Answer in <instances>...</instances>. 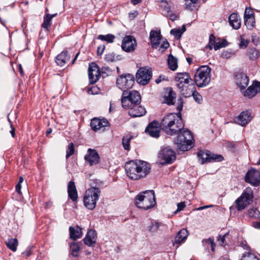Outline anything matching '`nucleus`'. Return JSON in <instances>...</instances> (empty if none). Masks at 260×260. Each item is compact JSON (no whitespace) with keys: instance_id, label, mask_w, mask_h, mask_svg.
Returning <instances> with one entry per match:
<instances>
[{"instance_id":"obj_1","label":"nucleus","mask_w":260,"mask_h":260,"mask_svg":"<svg viewBox=\"0 0 260 260\" xmlns=\"http://www.w3.org/2000/svg\"><path fill=\"white\" fill-rule=\"evenodd\" d=\"M125 170L127 176L132 180L145 178L150 172V165L143 160H132L126 163Z\"/></svg>"},{"instance_id":"obj_2","label":"nucleus","mask_w":260,"mask_h":260,"mask_svg":"<svg viewBox=\"0 0 260 260\" xmlns=\"http://www.w3.org/2000/svg\"><path fill=\"white\" fill-rule=\"evenodd\" d=\"M184 123L180 114L171 113L165 115L160 122V127L167 135L173 136L178 134L184 127Z\"/></svg>"},{"instance_id":"obj_3","label":"nucleus","mask_w":260,"mask_h":260,"mask_svg":"<svg viewBox=\"0 0 260 260\" xmlns=\"http://www.w3.org/2000/svg\"><path fill=\"white\" fill-rule=\"evenodd\" d=\"M154 192L152 190L140 192L135 198V205L140 209L148 210L155 205Z\"/></svg>"},{"instance_id":"obj_4","label":"nucleus","mask_w":260,"mask_h":260,"mask_svg":"<svg viewBox=\"0 0 260 260\" xmlns=\"http://www.w3.org/2000/svg\"><path fill=\"white\" fill-rule=\"evenodd\" d=\"M178 135L175 141L178 149L182 151H187L192 147L193 138L190 131L182 128L178 133Z\"/></svg>"},{"instance_id":"obj_5","label":"nucleus","mask_w":260,"mask_h":260,"mask_svg":"<svg viewBox=\"0 0 260 260\" xmlns=\"http://www.w3.org/2000/svg\"><path fill=\"white\" fill-rule=\"evenodd\" d=\"M211 69L207 66L200 67L194 75V81L199 87L207 86L211 81Z\"/></svg>"},{"instance_id":"obj_6","label":"nucleus","mask_w":260,"mask_h":260,"mask_svg":"<svg viewBox=\"0 0 260 260\" xmlns=\"http://www.w3.org/2000/svg\"><path fill=\"white\" fill-rule=\"evenodd\" d=\"M101 194V190L96 187L88 188L85 192L83 197L84 205L89 210H93Z\"/></svg>"},{"instance_id":"obj_7","label":"nucleus","mask_w":260,"mask_h":260,"mask_svg":"<svg viewBox=\"0 0 260 260\" xmlns=\"http://www.w3.org/2000/svg\"><path fill=\"white\" fill-rule=\"evenodd\" d=\"M253 193L250 187H247L236 201V208L238 211L244 210L253 202Z\"/></svg>"},{"instance_id":"obj_8","label":"nucleus","mask_w":260,"mask_h":260,"mask_svg":"<svg viewBox=\"0 0 260 260\" xmlns=\"http://www.w3.org/2000/svg\"><path fill=\"white\" fill-rule=\"evenodd\" d=\"M140 101L141 96L137 91L133 90L129 92L126 91L123 92L121 104L124 108H129L132 105L140 104Z\"/></svg>"},{"instance_id":"obj_9","label":"nucleus","mask_w":260,"mask_h":260,"mask_svg":"<svg viewBox=\"0 0 260 260\" xmlns=\"http://www.w3.org/2000/svg\"><path fill=\"white\" fill-rule=\"evenodd\" d=\"M135 82L134 76L128 74L125 75H121L117 79L116 84L118 88L124 91L125 89L131 88Z\"/></svg>"},{"instance_id":"obj_10","label":"nucleus","mask_w":260,"mask_h":260,"mask_svg":"<svg viewBox=\"0 0 260 260\" xmlns=\"http://www.w3.org/2000/svg\"><path fill=\"white\" fill-rule=\"evenodd\" d=\"M151 77V70L146 68H140L138 70L136 75V78L137 82L143 85L147 84Z\"/></svg>"},{"instance_id":"obj_11","label":"nucleus","mask_w":260,"mask_h":260,"mask_svg":"<svg viewBox=\"0 0 260 260\" xmlns=\"http://www.w3.org/2000/svg\"><path fill=\"white\" fill-rule=\"evenodd\" d=\"M159 158L162 160V165L172 163L176 159L174 151L169 147H165L161 149L158 154Z\"/></svg>"},{"instance_id":"obj_12","label":"nucleus","mask_w":260,"mask_h":260,"mask_svg":"<svg viewBox=\"0 0 260 260\" xmlns=\"http://www.w3.org/2000/svg\"><path fill=\"white\" fill-rule=\"evenodd\" d=\"M245 180L253 186L260 184V172L254 169H251L245 175Z\"/></svg>"},{"instance_id":"obj_13","label":"nucleus","mask_w":260,"mask_h":260,"mask_svg":"<svg viewBox=\"0 0 260 260\" xmlns=\"http://www.w3.org/2000/svg\"><path fill=\"white\" fill-rule=\"evenodd\" d=\"M137 46L135 38L132 36H126L122 40L121 48L126 52H133Z\"/></svg>"},{"instance_id":"obj_14","label":"nucleus","mask_w":260,"mask_h":260,"mask_svg":"<svg viewBox=\"0 0 260 260\" xmlns=\"http://www.w3.org/2000/svg\"><path fill=\"white\" fill-rule=\"evenodd\" d=\"M160 124L158 121L154 120L148 124L145 132L152 137L158 138L160 136Z\"/></svg>"},{"instance_id":"obj_15","label":"nucleus","mask_w":260,"mask_h":260,"mask_svg":"<svg viewBox=\"0 0 260 260\" xmlns=\"http://www.w3.org/2000/svg\"><path fill=\"white\" fill-rule=\"evenodd\" d=\"M252 118L251 113L248 111H245L235 118V121L242 126H245L251 121Z\"/></svg>"},{"instance_id":"obj_16","label":"nucleus","mask_w":260,"mask_h":260,"mask_svg":"<svg viewBox=\"0 0 260 260\" xmlns=\"http://www.w3.org/2000/svg\"><path fill=\"white\" fill-rule=\"evenodd\" d=\"M260 92V82L255 81L252 85L248 87L246 90L243 91V94L245 96L252 98Z\"/></svg>"},{"instance_id":"obj_17","label":"nucleus","mask_w":260,"mask_h":260,"mask_svg":"<svg viewBox=\"0 0 260 260\" xmlns=\"http://www.w3.org/2000/svg\"><path fill=\"white\" fill-rule=\"evenodd\" d=\"M177 88L180 93L185 98L190 96L192 92L196 89L193 81L188 82V84H182Z\"/></svg>"},{"instance_id":"obj_18","label":"nucleus","mask_w":260,"mask_h":260,"mask_svg":"<svg viewBox=\"0 0 260 260\" xmlns=\"http://www.w3.org/2000/svg\"><path fill=\"white\" fill-rule=\"evenodd\" d=\"M235 82L241 90L244 89L248 85L249 78L243 73H238L235 75Z\"/></svg>"},{"instance_id":"obj_19","label":"nucleus","mask_w":260,"mask_h":260,"mask_svg":"<svg viewBox=\"0 0 260 260\" xmlns=\"http://www.w3.org/2000/svg\"><path fill=\"white\" fill-rule=\"evenodd\" d=\"M86 161L89 162L90 166L96 165L99 162L100 157L97 151L94 149L89 148L87 154L84 157Z\"/></svg>"},{"instance_id":"obj_20","label":"nucleus","mask_w":260,"mask_h":260,"mask_svg":"<svg viewBox=\"0 0 260 260\" xmlns=\"http://www.w3.org/2000/svg\"><path fill=\"white\" fill-rule=\"evenodd\" d=\"M100 76L99 70L98 66L92 63L89 64L88 68V77L91 84L95 83L99 79Z\"/></svg>"},{"instance_id":"obj_21","label":"nucleus","mask_w":260,"mask_h":260,"mask_svg":"<svg viewBox=\"0 0 260 260\" xmlns=\"http://www.w3.org/2000/svg\"><path fill=\"white\" fill-rule=\"evenodd\" d=\"M129 115L133 117H141L145 114L146 111L144 107L139 105V104L132 105L128 108Z\"/></svg>"},{"instance_id":"obj_22","label":"nucleus","mask_w":260,"mask_h":260,"mask_svg":"<svg viewBox=\"0 0 260 260\" xmlns=\"http://www.w3.org/2000/svg\"><path fill=\"white\" fill-rule=\"evenodd\" d=\"M149 38L151 41V45L153 49H157L160 43L162 36L160 32L152 30L150 32Z\"/></svg>"},{"instance_id":"obj_23","label":"nucleus","mask_w":260,"mask_h":260,"mask_svg":"<svg viewBox=\"0 0 260 260\" xmlns=\"http://www.w3.org/2000/svg\"><path fill=\"white\" fill-rule=\"evenodd\" d=\"M175 80L177 82V87L180 86L182 84H188V82L192 81L189 74L186 72L177 73Z\"/></svg>"},{"instance_id":"obj_24","label":"nucleus","mask_w":260,"mask_h":260,"mask_svg":"<svg viewBox=\"0 0 260 260\" xmlns=\"http://www.w3.org/2000/svg\"><path fill=\"white\" fill-rule=\"evenodd\" d=\"M109 122L106 120H101L96 118H93L90 122V126L92 129L96 131L101 128L107 126Z\"/></svg>"},{"instance_id":"obj_25","label":"nucleus","mask_w":260,"mask_h":260,"mask_svg":"<svg viewBox=\"0 0 260 260\" xmlns=\"http://www.w3.org/2000/svg\"><path fill=\"white\" fill-rule=\"evenodd\" d=\"M230 25L235 29H238L241 27V19L239 16L236 13H232L229 17Z\"/></svg>"},{"instance_id":"obj_26","label":"nucleus","mask_w":260,"mask_h":260,"mask_svg":"<svg viewBox=\"0 0 260 260\" xmlns=\"http://www.w3.org/2000/svg\"><path fill=\"white\" fill-rule=\"evenodd\" d=\"M96 232L95 230L90 229L87 232L86 237L83 239L85 244L88 246H93L95 243V237Z\"/></svg>"},{"instance_id":"obj_27","label":"nucleus","mask_w":260,"mask_h":260,"mask_svg":"<svg viewBox=\"0 0 260 260\" xmlns=\"http://www.w3.org/2000/svg\"><path fill=\"white\" fill-rule=\"evenodd\" d=\"M68 193L69 197L73 201H76L78 198L77 190L73 181H70L68 185Z\"/></svg>"},{"instance_id":"obj_28","label":"nucleus","mask_w":260,"mask_h":260,"mask_svg":"<svg viewBox=\"0 0 260 260\" xmlns=\"http://www.w3.org/2000/svg\"><path fill=\"white\" fill-rule=\"evenodd\" d=\"M70 59V55L68 51H63L56 56V62L58 65L63 66L69 61Z\"/></svg>"},{"instance_id":"obj_29","label":"nucleus","mask_w":260,"mask_h":260,"mask_svg":"<svg viewBox=\"0 0 260 260\" xmlns=\"http://www.w3.org/2000/svg\"><path fill=\"white\" fill-rule=\"evenodd\" d=\"M69 231L70 238L73 240H76L81 238L82 236V229L78 225H77L76 228L70 226Z\"/></svg>"},{"instance_id":"obj_30","label":"nucleus","mask_w":260,"mask_h":260,"mask_svg":"<svg viewBox=\"0 0 260 260\" xmlns=\"http://www.w3.org/2000/svg\"><path fill=\"white\" fill-rule=\"evenodd\" d=\"M188 235V232L186 229H183L181 230L177 234L175 241L176 243L180 244L184 242Z\"/></svg>"},{"instance_id":"obj_31","label":"nucleus","mask_w":260,"mask_h":260,"mask_svg":"<svg viewBox=\"0 0 260 260\" xmlns=\"http://www.w3.org/2000/svg\"><path fill=\"white\" fill-rule=\"evenodd\" d=\"M176 98V93L173 91L172 88L169 89V92L167 95H165L164 97V103H166L169 105H173L175 102L174 100Z\"/></svg>"},{"instance_id":"obj_32","label":"nucleus","mask_w":260,"mask_h":260,"mask_svg":"<svg viewBox=\"0 0 260 260\" xmlns=\"http://www.w3.org/2000/svg\"><path fill=\"white\" fill-rule=\"evenodd\" d=\"M168 64L169 69L172 71H175L178 67L177 58L170 54L168 57Z\"/></svg>"},{"instance_id":"obj_33","label":"nucleus","mask_w":260,"mask_h":260,"mask_svg":"<svg viewBox=\"0 0 260 260\" xmlns=\"http://www.w3.org/2000/svg\"><path fill=\"white\" fill-rule=\"evenodd\" d=\"M247 55L249 59L254 60L260 56V53L255 48H249L247 51Z\"/></svg>"},{"instance_id":"obj_34","label":"nucleus","mask_w":260,"mask_h":260,"mask_svg":"<svg viewBox=\"0 0 260 260\" xmlns=\"http://www.w3.org/2000/svg\"><path fill=\"white\" fill-rule=\"evenodd\" d=\"M7 246L12 251H16L18 244V240L16 238H9L5 242Z\"/></svg>"},{"instance_id":"obj_35","label":"nucleus","mask_w":260,"mask_h":260,"mask_svg":"<svg viewBox=\"0 0 260 260\" xmlns=\"http://www.w3.org/2000/svg\"><path fill=\"white\" fill-rule=\"evenodd\" d=\"M70 250L72 255L74 257L78 256V252L81 250L80 244L72 242L70 244Z\"/></svg>"},{"instance_id":"obj_36","label":"nucleus","mask_w":260,"mask_h":260,"mask_svg":"<svg viewBox=\"0 0 260 260\" xmlns=\"http://www.w3.org/2000/svg\"><path fill=\"white\" fill-rule=\"evenodd\" d=\"M57 14H54L53 15H50L49 14H46L44 17V22L42 24V26L44 28L48 29V28L50 26L51 20L55 17Z\"/></svg>"},{"instance_id":"obj_37","label":"nucleus","mask_w":260,"mask_h":260,"mask_svg":"<svg viewBox=\"0 0 260 260\" xmlns=\"http://www.w3.org/2000/svg\"><path fill=\"white\" fill-rule=\"evenodd\" d=\"M121 57L119 55H116L114 53H109L105 55V59L107 62H114L120 60Z\"/></svg>"},{"instance_id":"obj_38","label":"nucleus","mask_w":260,"mask_h":260,"mask_svg":"<svg viewBox=\"0 0 260 260\" xmlns=\"http://www.w3.org/2000/svg\"><path fill=\"white\" fill-rule=\"evenodd\" d=\"M209 151H200L198 152V156L202 159V164H204L205 162H209Z\"/></svg>"},{"instance_id":"obj_39","label":"nucleus","mask_w":260,"mask_h":260,"mask_svg":"<svg viewBox=\"0 0 260 260\" xmlns=\"http://www.w3.org/2000/svg\"><path fill=\"white\" fill-rule=\"evenodd\" d=\"M133 137L130 135H126L123 137L122 140V143L123 148L125 150H128L130 148V141L132 140Z\"/></svg>"},{"instance_id":"obj_40","label":"nucleus","mask_w":260,"mask_h":260,"mask_svg":"<svg viewBox=\"0 0 260 260\" xmlns=\"http://www.w3.org/2000/svg\"><path fill=\"white\" fill-rule=\"evenodd\" d=\"M98 38L100 40L111 43L114 42L115 37L112 34H108L107 35H100L98 36Z\"/></svg>"},{"instance_id":"obj_41","label":"nucleus","mask_w":260,"mask_h":260,"mask_svg":"<svg viewBox=\"0 0 260 260\" xmlns=\"http://www.w3.org/2000/svg\"><path fill=\"white\" fill-rule=\"evenodd\" d=\"M244 23L248 29H252L254 26L255 18L254 17H252L244 19Z\"/></svg>"},{"instance_id":"obj_42","label":"nucleus","mask_w":260,"mask_h":260,"mask_svg":"<svg viewBox=\"0 0 260 260\" xmlns=\"http://www.w3.org/2000/svg\"><path fill=\"white\" fill-rule=\"evenodd\" d=\"M247 214L250 217L260 218V212L256 208H252L248 210Z\"/></svg>"},{"instance_id":"obj_43","label":"nucleus","mask_w":260,"mask_h":260,"mask_svg":"<svg viewBox=\"0 0 260 260\" xmlns=\"http://www.w3.org/2000/svg\"><path fill=\"white\" fill-rule=\"evenodd\" d=\"M161 225V223L159 222H151V225L148 226V230L150 232L152 233H155L158 231L159 228Z\"/></svg>"},{"instance_id":"obj_44","label":"nucleus","mask_w":260,"mask_h":260,"mask_svg":"<svg viewBox=\"0 0 260 260\" xmlns=\"http://www.w3.org/2000/svg\"><path fill=\"white\" fill-rule=\"evenodd\" d=\"M74 145L73 143H71L68 146L66 151V158L68 159L74 153Z\"/></svg>"},{"instance_id":"obj_45","label":"nucleus","mask_w":260,"mask_h":260,"mask_svg":"<svg viewBox=\"0 0 260 260\" xmlns=\"http://www.w3.org/2000/svg\"><path fill=\"white\" fill-rule=\"evenodd\" d=\"M209 156V162H210L211 160H214L216 161H221L222 160H223V157L221 155L215 154L213 153H211L210 152Z\"/></svg>"},{"instance_id":"obj_46","label":"nucleus","mask_w":260,"mask_h":260,"mask_svg":"<svg viewBox=\"0 0 260 260\" xmlns=\"http://www.w3.org/2000/svg\"><path fill=\"white\" fill-rule=\"evenodd\" d=\"M191 95L193 96V99L198 104H201L202 103V96L198 92H197L196 89L193 91V92H192Z\"/></svg>"},{"instance_id":"obj_47","label":"nucleus","mask_w":260,"mask_h":260,"mask_svg":"<svg viewBox=\"0 0 260 260\" xmlns=\"http://www.w3.org/2000/svg\"><path fill=\"white\" fill-rule=\"evenodd\" d=\"M241 260H259L256 256L251 253L243 254Z\"/></svg>"},{"instance_id":"obj_48","label":"nucleus","mask_w":260,"mask_h":260,"mask_svg":"<svg viewBox=\"0 0 260 260\" xmlns=\"http://www.w3.org/2000/svg\"><path fill=\"white\" fill-rule=\"evenodd\" d=\"M203 244L206 245L208 244L211 247V250L214 251V247L215 246V244L214 242V239L211 238H209L208 239H204L202 241Z\"/></svg>"},{"instance_id":"obj_49","label":"nucleus","mask_w":260,"mask_h":260,"mask_svg":"<svg viewBox=\"0 0 260 260\" xmlns=\"http://www.w3.org/2000/svg\"><path fill=\"white\" fill-rule=\"evenodd\" d=\"M170 33L171 35L175 36V37L177 39H179L181 38V37L183 34V31H182V30L179 28L173 29L171 30Z\"/></svg>"},{"instance_id":"obj_50","label":"nucleus","mask_w":260,"mask_h":260,"mask_svg":"<svg viewBox=\"0 0 260 260\" xmlns=\"http://www.w3.org/2000/svg\"><path fill=\"white\" fill-rule=\"evenodd\" d=\"M249 44L248 40L245 39L243 36L240 37L239 46L240 48H246Z\"/></svg>"},{"instance_id":"obj_51","label":"nucleus","mask_w":260,"mask_h":260,"mask_svg":"<svg viewBox=\"0 0 260 260\" xmlns=\"http://www.w3.org/2000/svg\"><path fill=\"white\" fill-rule=\"evenodd\" d=\"M254 17V13L251 8H246L244 13V18H248Z\"/></svg>"},{"instance_id":"obj_52","label":"nucleus","mask_w":260,"mask_h":260,"mask_svg":"<svg viewBox=\"0 0 260 260\" xmlns=\"http://www.w3.org/2000/svg\"><path fill=\"white\" fill-rule=\"evenodd\" d=\"M169 45L170 44L169 42L167 41V40H165L162 42V44H161V45L160 46L158 49L159 51H160L161 53L164 52L169 47Z\"/></svg>"},{"instance_id":"obj_53","label":"nucleus","mask_w":260,"mask_h":260,"mask_svg":"<svg viewBox=\"0 0 260 260\" xmlns=\"http://www.w3.org/2000/svg\"><path fill=\"white\" fill-rule=\"evenodd\" d=\"M228 235H229V233H226L223 236L220 235L219 236L218 240L219 241L220 244L221 246H223V245H225V238Z\"/></svg>"},{"instance_id":"obj_54","label":"nucleus","mask_w":260,"mask_h":260,"mask_svg":"<svg viewBox=\"0 0 260 260\" xmlns=\"http://www.w3.org/2000/svg\"><path fill=\"white\" fill-rule=\"evenodd\" d=\"M185 207V204L184 202H180L177 204V209L174 212L175 214L177 212L182 211Z\"/></svg>"},{"instance_id":"obj_55","label":"nucleus","mask_w":260,"mask_h":260,"mask_svg":"<svg viewBox=\"0 0 260 260\" xmlns=\"http://www.w3.org/2000/svg\"><path fill=\"white\" fill-rule=\"evenodd\" d=\"M251 37H252V39H251L252 42L254 44L257 45L258 44V43H259L260 39H259V37H257L255 34H252L251 35Z\"/></svg>"},{"instance_id":"obj_56","label":"nucleus","mask_w":260,"mask_h":260,"mask_svg":"<svg viewBox=\"0 0 260 260\" xmlns=\"http://www.w3.org/2000/svg\"><path fill=\"white\" fill-rule=\"evenodd\" d=\"M32 252H31V249L30 248H27L25 251H24L22 254L23 257L25 258H27V257L31 255Z\"/></svg>"},{"instance_id":"obj_57","label":"nucleus","mask_w":260,"mask_h":260,"mask_svg":"<svg viewBox=\"0 0 260 260\" xmlns=\"http://www.w3.org/2000/svg\"><path fill=\"white\" fill-rule=\"evenodd\" d=\"M101 72L108 75L112 72V69L109 67H103L101 68Z\"/></svg>"},{"instance_id":"obj_58","label":"nucleus","mask_w":260,"mask_h":260,"mask_svg":"<svg viewBox=\"0 0 260 260\" xmlns=\"http://www.w3.org/2000/svg\"><path fill=\"white\" fill-rule=\"evenodd\" d=\"M196 4H193L191 2L188 3L187 2L185 4V9L188 10H193L194 8V5Z\"/></svg>"},{"instance_id":"obj_59","label":"nucleus","mask_w":260,"mask_h":260,"mask_svg":"<svg viewBox=\"0 0 260 260\" xmlns=\"http://www.w3.org/2000/svg\"><path fill=\"white\" fill-rule=\"evenodd\" d=\"M105 49V46L104 45L100 46L97 49V54L98 55L101 56L104 52Z\"/></svg>"},{"instance_id":"obj_60","label":"nucleus","mask_w":260,"mask_h":260,"mask_svg":"<svg viewBox=\"0 0 260 260\" xmlns=\"http://www.w3.org/2000/svg\"><path fill=\"white\" fill-rule=\"evenodd\" d=\"M215 42V37L213 34H211L209 37V43L211 45H214Z\"/></svg>"},{"instance_id":"obj_61","label":"nucleus","mask_w":260,"mask_h":260,"mask_svg":"<svg viewBox=\"0 0 260 260\" xmlns=\"http://www.w3.org/2000/svg\"><path fill=\"white\" fill-rule=\"evenodd\" d=\"M224 46L222 44V43L220 42H218L215 43V45H214V49L215 50H217L219 49L220 48H222L224 47Z\"/></svg>"},{"instance_id":"obj_62","label":"nucleus","mask_w":260,"mask_h":260,"mask_svg":"<svg viewBox=\"0 0 260 260\" xmlns=\"http://www.w3.org/2000/svg\"><path fill=\"white\" fill-rule=\"evenodd\" d=\"M169 17L172 21H175V20H176L178 19V17L177 15H175L174 14H169Z\"/></svg>"},{"instance_id":"obj_63","label":"nucleus","mask_w":260,"mask_h":260,"mask_svg":"<svg viewBox=\"0 0 260 260\" xmlns=\"http://www.w3.org/2000/svg\"><path fill=\"white\" fill-rule=\"evenodd\" d=\"M21 184L20 183H17L15 186V188H16V191L19 193V194H21Z\"/></svg>"},{"instance_id":"obj_64","label":"nucleus","mask_w":260,"mask_h":260,"mask_svg":"<svg viewBox=\"0 0 260 260\" xmlns=\"http://www.w3.org/2000/svg\"><path fill=\"white\" fill-rule=\"evenodd\" d=\"M165 80V76H160L157 79L155 80V82L157 84L161 82V81Z\"/></svg>"}]
</instances>
